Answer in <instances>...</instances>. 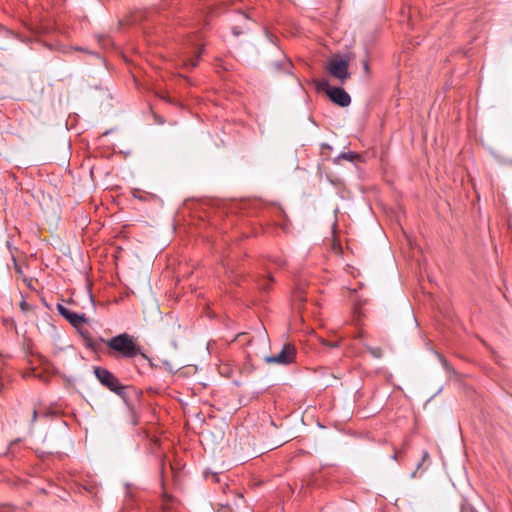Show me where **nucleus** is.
Wrapping results in <instances>:
<instances>
[{"label": "nucleus", "mask_w": 512, "mask_h": 512, "mask_svg": "<svg viewBox=\"0 0 512 512\" xmlns=\"http://www.w3.org/2000/svg\"><path fill=\"white\" fill-rule=\"evenodd\" d=\"M110 350V354L114 357H122L126 359H133L140 355L147 359V356L142 352L141 346L135 341L132 335L122 333L114 336L108 340L101 338Z\"/></svg>", "instance_id": "f257e3e1"}, {"label": "nucleus", "mask_w": 512, "mask_h": 512, "mask_svg": "<svg viewBox=\"0 0 512 512\" xmlns=\"http://www.w3.org/2000/svg\"><path fill=\"white\" fill-rule=\"evenodd\" d=\"M57 310L62 317H64L73 327H75L80 332L82 337L85 339L86 346L91 349H95L94 342L89 335V331L82 328V325L87 322L85 314L75 313L62 304H57Z\"/></svg>", "instance_id": "f03ea898"}, {"label": "nucleus", "mask_w": 512, "mask_h": 512, "mask_svg": "<svg viewBox=\"0 0 512 512\" xmlns=\"http://www.w3.org/2000/svg\"><path fill=\"white\" fill-rule=\"evenodd\" d=\"M93 372L97 380L104 387L123 399L126 397L127 386L122 385L119 379L112 372L99 366L94 367Z\"/></svg>", "instance_id": "7ed1b4c3"}, {"label": "nucleus", "mask_w": 512, "mask_h": 512, "mask_svg": "<svg viewBox=\"0 0 512 512\" xmlns=\"http://www.w3.org/2000/svg\"><path fill=\"white\" fill-rule=\"evenodd\" d=\"M321 88L325 90L328 98L340 107H347L351 103L350 95L340 87H331L327 80H323L320 84Z\"/></svg>", "instance_id": "20e7f679"}, {"label": "nucleus", "mask_w": 512, "mask_h": 512, "mask_svg": "<svg viewBox=\"0 0 512 512\" xmlns=\"http://www.w3.org/2000/svg\"><path fill=\"white\" fill-rule=\"evenodd\" d=\"M348 67L349 63L345 59H330L326 68L332 77L345 83L350 78Z\"/></svg>", "instance_id": "39448f33"}, {"label": "nucleus", "mask_w": 512, "mask_h": 512, "mask_svg": "<svg viewBox=\"0 0 512 512\" xmlns=\"http://www.w3.org/2000/svg\"><path fill=\"white\" fill-rule=\"evenodd\" d=\"M296 349L292 344H284L282 350L274 356L265 358L268 364L289 365L295 361Z\"/></svg>", "instance_id": "423d86ee"}, {"label": "nucleus", "mask_w": 512, "mask_h": 512, "mask_svg": "<svg viewBox=\"0 0 512 512\" xmlns=\"http://www.w3.org/2000/svg\"><path fill=\"white\" fill-rule=\"evenodd\" d=\"M202 52L203 47H195L191 53L185 54L181 60L183 67L189 70L195 68L198 65Z\"/></svg>", "instance_id": "0eeeda50"}, {"label": "nucleus", "mask_w": 512, "mask_h": 512, "mask_svg": "<svg viewBox=\"0 0 512 512\" xmlns=\"http://www.w3.org/2000/svg\"><path fill=\"white\" fill-rule=\"evenodd\" d=\"M131 195L142 202H154L158 199V196L156 194L146 192L144 190H141L139 188H133L131 190Z\"/></svg>", "instance_id": "6e6552de"}, {"label": "nucleus", "mask_w": 512, "mask_h": 512, "mask_svg": "<svg viewBox=\"0 0 512 512\" xmlns=\"http://www.w3.org/2000/svg\"><path fill=\"white\" fill-rule=\"evenodd\" d=\"M273 281L274 280L271 275L261 278L258 282L259 289L264 292H268L271 289V284Z\"/></svg>", "instance_id": "1a4fd4ad"}, {"label": "nucleus", "mask_w": 512, "mask_h": 512, "mask_svg": "<svg viewBox=\"0 0 512 512\" xmlns=\"http://www.w3.org/2000/svg\"><path fill=\"white\" fill-rule=\"evenodd\" d=\"M367 351L376 359H380L383 356V350L380 347H372L365 345Z\"/></svg>", "instance_id": "9d476101"}, {"label": "nucleus", "mask_w": 512, "mask_h": 512, "mask_svg": "<svg viewBox=\"0 0 512 512\" xmlns=\"http://www.w3.org/2000/svg\"><path fill=\"white\" fill-rule=\"evenodd\" d=\"M429 452L428 451H423L422 453V459L421 461L417 464V467H416V470L412 473L411 477L415 478L417 476V472L419 471V469L422 467V465L429 459Z\"/></svg>", "instance_id": "9b49d317"}, {"label": "nucleus", "mask_w": 512, "mask_h": 512, "mask_svg": "<svg viewBox=\"0 0 512 512\" xmlns=\"http://www.w3.org/2000/svg\"><path fill=\"white\" fill-rule=\"evenodd\" d=\"M276 67H277L278 70H280L282 72L290 73V69L292 67V63H291L290 60L286 59L282 63H277Z\"/></svg>", "instance_id": "f8f14e48"}, {"label": "nucleus", "mask_w": 512, "mask_h": 512, "mask_svg": "<svg viewBox=\"0 0 512 512\" xmlns=\"http://www.w3.org/2000/svg\"><path fill=\"white\" fill-rule=\"evenodd\" d=\"M356 158H358V154L354 152H343L338 156V159H344L348 161H354Z\"/></svg>", "instance_id": "ddd939ff"}, {"label": "nucleus", "mask_w": 512, "mask_h": 512, "mask_svg": "<svg viewBox=\"0 0 512 512\" xmlns=\"http://www.w3.org/2000/svg\"><path fill=\"white\" fill-rule=\"evenodd\" d=\"M293 298L295 301H299L301 303L305 302L306 298L304 296V292L301 288H297L293 293Z\"/></svg>", "instance_id": "4468645a"}, {"label": "nucleus", "mask_w": 512, "mask_h": 512, "mask_svg": "<svg viewBox=\"0 0 512 512\" xmlns=\"http://www.w3.org/2000/svg\"><path fill=\"white\" fill-rule=\"evenodd\" d=\"M6 247L9 250V252L11 253V257L13 258V256H15L14 253L17 251V248L14 246L13 241H12L11 238H9L6 241Z\"/></svg>", "instance_id": "2eb2a0df"}, {"label": "nucleus", "mask_w": 512, "mask_h": 512, "mask_svg": "<svg viewBox=\"0 0 512 512\" xmlns=\"http://www.w3.org/2000/svg\"><path fill=\"white\" fill-rule=\"evenodd\" d=\"M322 343L323 345L329 347V348H336L339 346V343L337 341H327V340H322Z\"/></svg>", "instance_id": "dca6fc26"}, {"label": "nucleus", "mask_w": 512, "mask_h": 512, "mask_svg": "<svg viewBox=\"0 0 512 512\" xmlns=\"http://www.w3.org/2000/svg\"><path fill=\"white\" fill-rule=\"evenodd\" d=\"M232 33L235 35V36H239L243 33V27H240V26H234L232 28Z\"/></svg>", "instance_id": "f3484780"}, {"label": "nucleus", "mask_w": 512, "mask_h": 512, "mask_svg": "<svg viewBox=\"0 0 512 512\" xmlns=\"http://www.w3.org/2000/svg\"><path fill=\"white\" fill-rule=\"evenodd\" d=\"M12 260H13V263H14L15 271L17 273L21 274L22 273V269H21V266L17 263L16 257L13 256Z\"/></svg>", "instance_id": "a211bd4d"}, {"label": "nucleus", "mask_w": 512, "mask_h": 512, "mask_svg": "<svg viewBox=\"0 0 512 512\" xmlns=\"http://www.w3.org/2000/svg\"><path fill=\"white\" fill-rule=\"evenodd\" d=\"M13 508L9 505L0 506V512H13Z\"/></svg>", "instance_id": "6ab92c4d"}, {"label": "nucleus", "mask_w": 512, "mask_h": 512, "mask_svg": "<svg viewBox=\"0 0 512 512\" xmlns=\"http://www.w3.org/2000/svg\"><path fill=\"white\" fill-rule=\"evenodd\" d=\"M37 418H38V412L36 409H34L32 412V419H31L32 424L37 420Z\"/></svg>", "instance_id": "aec40b11"}, {"label": "nucleus", "mask_w": 512, "mask_h": 512, "mask_svg": "<svg viewBox=\"0 0 512 512\" xmlns=\"http://www.w3.org/2000/svg\"><path fill=\"white\" fill-rule=\"evenodd\" d=\"M362 64H363V68H364L365 72H366V73H368V72H369V64H368V61H367V60H364V61L362 62Z\"/></svg>", "instance_id": "412c9836"}, {"label": "nucleus", "mask_w": 512, "mask_h": 512, "mask_svg": "<svg viewBox=\"0 0 512 512\" xmlns=\"http://www.w3.org/2000/svg\"><path fill=\"white\" fill-rule=\"evenodd\" d=\"M462 512H476L472 507L463 506Z\"/></svg>", "instance_id": "4be33fe9"}, {"label": "nucleus", "mask_w": 512, "mask_h": 512, "mask_svg": "<svg viewBox=\"0 0 512 512\" xmlns=\"http://www.w3.org/2000/svg\"><path fill=\"white\" fill-rule=\"evenodd\" d=\"M239 17L243 19L244 21L248 20V16L245 13L239 12Z\"/></svg>", "instance_id": "5701e85b"}, {"label": "nucleus", "mask_w": 512, "mask_h": 512, "mask_svg": "<svg viewBox=\"0 0 512 512\" xmlns=\"http://www.w3.org/2000/svg\"><path fill=\"white\" fill-rule=\"evenodd\" d=\"M398 454L399 452L395 451L394 454L392 455V459L396 461L398 459Z\"/></svg>", "instance_id": "b1692460"}, {"label": "nucleus", "mask_w": 512, "mask_h": 512, "mask_svg": "<svg viewBox=\"0 0 512 512\" xmlns=\"http://www.w3.org/2000/svg\"><path fill=\"white\" fill-rule=\"evenodd\" d=\"M363 336V332H359L356 336H355V339H359Z\"/></svg>", "instance_id": "393cba45"}, {"label": "nucleus", "mask_w": 512, "mask_h": 512, "mask_svg": "<svg viewBox=\"0 0 512 512\" xmlns=\"http://www.w3.org/2000/svg\"><path fill=\"white\" fill-rule=\"evenodd\" d=\"M277 264H278L279 266H280V265H283V264H284V261H283V260H279V261L277 262Z\"/></svg>", "instance_id": "a878e982"}]
</instances>
